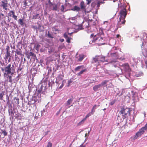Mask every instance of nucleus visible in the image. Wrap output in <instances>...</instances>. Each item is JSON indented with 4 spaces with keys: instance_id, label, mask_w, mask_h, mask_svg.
<instances>
[{
    "instance_id": "6ab92c4d",
    "label": "nucleus",
    "mask_w": 147,
    "mask_h": 147,
    "mask_svg": "<svg viewBox=\"0 0 147 147\" xmlns=\"http://www.w3.org/2000/svg\"><path fill=\"white\" fill-rule=\"evenodd\" d=\"M15 52H16V53L18 55H22V52L20 49H19V50H16L15 51Z\"/></svg>"
},
{
    "instance_id": "774afa93",
    "label": "nucleus",
    "mask_w": 147,
    "mask_h": 147,
    "mask_svg": "<svg viewBox=\"0 0 147 147\" xmlns=\"http://www.w3.org/2000/svg\"><path fill=\"white\" fill-rule=\"evenodd\" d=\"M142 46H144V43H142Z\"/></svg>"
},
{
    "instance_id": "6e6d98bb",
    "label": "nucleus",
    "mask_w": 147,
    "mask_h": 147,
    "mask_svg": "<svg viewBox=\"0 0 147 147\" xmlns=\"http://www.w3.org/2000/svg\"><path fill=\"white\" fill-rule=\"evenodd\" d=\"M85 145H83L82 144L80 145V147H85Z\"/></svg>"
},
{
    "instance_id": "5fc2aeb1",
    "label": "nucleus",
    "mask_w": 147,
    "mask_h": 147,
    "mask_svg": "<svg viewBox=\"0 0 147 147\" xmlns=\"http://www.w3.org/2000/svg\"><path fill=\"white\" fill-rule=\"evenodd\" d=\"M64 41V39H60V41L61 42H63Z\"/></svg>"
},
{
    "instance_id": "603ef678",
    "label": "nucleus",
    "mask_w": 147,
    "mask_h": 147,
    "mask_svg": "<svg viewBox=\"0 0 147 147\" xmlns=\"http://www.w3.org/2000/svg\"><path fill=\"white\" fill-rule=\"evenodd\" d=\"M8 62H10L11 61V57H9L8 58Z\"/></svg>"
},
{
    "instance_id": "4d7b16f0",
    "label": "nucleus",
    "mask_w": 147,
    "mask_h": 147,
    "mask_svg": "<svg viewBox=\"0 0 147 147\" xmlns=\"http://www.w3.org/2000/svg\"><path fill=\"white\" fill-rule=\"evenodd\" d=\"M94 34H92L91 35H90V37H94Z\"/></svg>"
},
{
    "instance_id": "39448f33",
    "label": "nucleus",
    "mask_w": 147,
    "mask_h": 147,
    "mask_svg": "<svg viewBox=\"0 0 147 147\" xmlns=\"http://www.w3.org/2000/svg\"><path fill=\"white\" fill-rule=\"evenodd\" d=\"M121 66L123 67V69L125 72H129L131 69L130 68L129 66L128 63H125L121 65H120Z\"/></svg>"
},
{
    "instance_id": "cd10ccee",
    "label": "nucleus",
    "mask_w": 147,
    "mask_h": 147,
    "mask_svg": "<svg viewBox=\"0 0 147 147\" xmlns=\"http://www.w3.org/2000/svg\"><path fill=\"white\" fill-rule=\"evenodd\" d=\"M123 20H120V18H119V20L118 21V24H124L125 22L124 23H122V22L123 21Z\"/></svg>"
},
{
    "instance_id": "ddd939ff",
    "label": "nucleus",
    "mask_w": 147,
    "mask_h": 147,
    "mask_svg": "<svg viewBox=\"0 0 147 147\" xmlns=\"http://www.w3.org/2000/svg\"><path fill=\"white\" fill-rule=\"evenodd\" d=\"M100 84L96 85L93 87V90L95 91H96L98 90V89L101 87Z\"/></svg>"
},
{
    "instance_id": "bb28decb",
    "label": "nucleus",
    "mask_w": 147,
    "mask_h": 147,
    "mask_svg": "<svg viewBox=\"0 0 147 147\" xmlns=\"http://www.w3.org/2000/svg\"><path fill=\"white\" fill-rule=\"evenodd\" d=\"M97 107V106L96 105H94L91 110L92 111V112H94L95 111V109H96V108Z\"/></svg>"
},
{
    "instance_id": "393cba45",
    "label": "nucleus",
    "mask_w": 147,
    "mask_h": 147,
    "mask_svg": "<svg viewBox=\"0 0 147 147\" xmlns=\"http://www.w3.org/2000/svg\"><path fill=\"white\" fill-rule=\"evenodd\" d=\"M8 79H9V82L10 83H11L12 82V77L11 76L8 75L7 77Z\"/></svg>"
},
{
    "instance_id": "49530a36",
    "label": "nucleus",
    "mask_w": 147,
    "mask_h": 147,
    "mask_svg": "<svg viewBox=\"0 0 147 147\" xmlns=\"http://www.w3.org/2000/svg\"><path fill=\"white\" fill-rule=\"evenodd\" d=\"M71 82H72L71 80L69 81H68V86H69L70 84L71 83Z\"/></svg>"
},
{
    "instance_id": "f704fd0d",
    "label": "nucleus",
    "mask_w": 147,
    "mask_h": 147,
    "mask_svg": "<svg viewBox=\"0 0 147 147\" xmlns=\"http://www.w3.org/2000/svg\"><path fill=\"white\" fill-rule=\"evenodd\" d=\"M102 3L100 1H98V3L97 4V7L98 8H99L100 7V5L101 3Z\"/></svg>"
},
{
    "instance_id": "2f4dec72",
    "label": "nucleus",
    "mask_w": 147,
    "mask_h": 147,
    "mask_svg": "<svg viewBox=\"0 0 147 147\" xmlns=\"http://www.w3.org/2000/svg\"><path fill=\"white\" fill-rule=\"evenodd\" d=\"M29 55L30 56H32L34 57H36V55L34 53H33L32 52H30V53Z\"/></svg>"
},
{
    "instance_id": "b1692460",
    "label": "nucleus",
    "mask_w": 147,
    "mask_h": 147,
    "mask_svg": "<svg viewBox=\"0 0 147 147\" xmlns=\"http://www.w3.org/2000/svg\"><path fill=\"white\" fill-rule=\"evenodd\" d=\"M2 132H1L0 133L1 134H3L4 136H6L7 135V133L5 130H2Z\"/></svg>"
},
{
    "instance_id": "37998d69",
    "label": "nucleus",
    "mask_w": 147,
    "mask_h": 147,
    "mask_svg": "<svg viewBox=\"0 0 147 147\" xmlns=\"http://www.w3.org/2000/svg\"><path fill=\"white\" fill-rule=\"evenodd\" d=\"M145 129L147 130V123L144 125V126L143 127Z\"/></svg>"
},
{
    "instance_id": "c9c22d12",
    "label": "nucleus",
    "mask_w": 147,
    "mask_h": 147,
    "mask_svg": "<svg viewBox=\"0 0 147 147\" xmlns=\"http://www.w3.org/2000/svg\"><path fill=\"white\" fill-rule=\"evenodd\" d=\"M64 81V80H63L62 83L61 85L59 86V88L60 89H61V88H62L63 87V86H64L63 82Z\"/></svg>"
},
{
    "instance_id": "3c124183",
    "label": "nucleus",
    "mask_w": 147,
    "mask_h": 147,
    "mask_svg": "<svg viewBox=\"0 0 147 147\" xmlns=\"http://www.w3.org/2000/svg\"><path fill=\"white\" fill-rule=\"evenodd\" d=\"M145 64L146 65V67L147 68V61L145 60Z\"/></svg>"
},
{
    "instance_id": "423d86ee",
    "label": "nucleus",
    "mask_w": 147,
    "mask_h": 147,
    "mask_svg": "<svg viewBox=\"0 0 147 147\" xmlns=\"http://www.w3.org/2000/svg\"><path fill=\"white\" fill-rule=\"evenodd\" d=\"M147 131L145 128L143 127L141 128L139 130V131L137 132L136 134V136L138 137L140 136L141 135L144 134L145 131Z\"/></svg>"
},
{
    "instance_id": "09e8293b",
    "label": "nucleus",
    "mask_w": 147,
    "mask_h": 147,
    "mask_svg": "<svg viewBox=\"0 0 147 147\" xmlns=\"http://www.w3.org/2000/svg\"><path fill=\"white\" fill-rule=\"evenodd\" d=\"M57 78H58L59 80H61L63 79L62 78H61L59 76L58 77H57Z\"/></svg>"
},
{
    "instance_id": "f8f14e48",
    "label": "nucleus",
    "mask_w": 147,
    "mask_h": 147,
    "mask_svg": "<svg viewBox=\"0 0 147 147\" xmlns=\"http://www.w3.org/2000/svg\"><path fill=\"white\" fill-rule=\"evenodd\" d=\"M71 10L74 11H81L80 7L76 5L73 8L71 9Z\"/></svg>"
},
{
    "instance_id": "79ce46f5",
    "label": "nucleus",
    "mask_w": 147,
    "mask_h": 147,
    "mask_svg": "<svg viewBox=\"0 0 147 147\" xmlns=\"http://www.w3.org/2000/svg\"><path fill=\"white\" fill-rule=\"evenodd\" d=\"M3 97V95L2 93H0V100H2Z\"/></svg>"
},
{
    "instance_id": "69168bd1",
    "label": "nucleus",
    "mask_w": 147,
    "mask_h": 147,
    "mask_svg": "<svg viewBox=\"0 0 147 147\" xmlns=\"http://www.w3.org/2000/svg\"><path fill=\"white\" fill-rule=\"evenodd\" d=\"M61 108H61L60 109H59V112H60V111L61 110Z\"/></svg>"
},
{
    "instance_id": "f03ea898",
    "label": "nucleus",
    "mask_w": 147,
    "mask_h": 147,
    "mask_svg": "<svg viewBox=\"0 0 147 147\" xmlns=\"http://www.w3.org/2000/svg\"><path fill=\"white\" fill-rule=\"evenodd\" d=\"M11 65L10 64L7 66L5 67L4 68L3 67L1 68V70L2 71H4L5 73L3 74L4 77L7 76L8 75L11 74V75L13 74V73L11 72Z\"/></svg>"
},
{
    "instance_id": "a211bd4d",
    "label": "nucleus",
    "mask_w": 147,
    "mask_h": 147,
    "mask_svg": "<svg viewBox=\"0 0 147 147\" xmlns=\"http://www.w3.org/2000/svg\"><path fill=\"white\" fill-rule=\"evenodd\" d=\"M84 67V66L83 65H80L76 67L75 69V71H78L80 69H83Z\"/></svg>"
},
{
    "instance_id": "0e129e2a",
    "label": "nucleus",
    "mask_w": 147,
    "mask_h": 147,
    "mask_svg": "<svg viewBox=\"0 0 147 147\" xmlns=\"http://www.w3.org/2000/svg\"><path fill=\"white\" fill-rule=\"evenodd\" d=\"M27 4V3L26 2H25L24 4L25 5H26Z\"/></svg>"
},
{
    "instance_id": "a19ab883",
    "label": "nucleus",
    "mask_w": 147,
    "mask_h": 147,
    "mask_svg": "<svg viewBox=\"0 0 147 147\" xmlns=\"http://www.w3.org/2000/svg\"><path fill=\"white\" fill-rule=\"evenodd\" d=\"M9 46H7L6 48V50H7L6 52H9Z\"/></svg>"
},
{
    "instance_id": "4be33fe9",
    "label": "nucleus",
    "mask_w": 147,
    "mask_h": 147,
    "mask_svg": "<svg viewBox=\"0 0 147 147\" xmlns=\"http://www.w3.org/2000/svg\"><path fill=\"white\" fill-rule=\"evenodd\" d=\"M93 112H92V111L91 112H89L86 115V116L84 118V119H85V120H86V119L88 117H89L90 116H91L92 115H93L94 114Z\"/></svg>"
},
{
    "instance_id": "58836bf2",
    "label": "nucleus",
    "mask_w": 147,
    "mask_h": 147,
    "mask_svg": "<svg viewBox=\"0 0 147 147\" xmlns=\"http://www.w3.org/2000/svg\"><path fill=\"white\" fill-rule=\"evenodd\" d=\"M38 15H39V14H36V15L35 16H33V19H36L37 18V17Z\"/></svg>"
},
{
    "instance_id": "f257e3e1",
    "label": "nucleus",
    "mask_w": 147,
    "mask_h": 147,
    "mask_svg": "<svg viewBox=\"0 0 147 147\" xmlns=\"http://www.w3.org/2000/svg\"><path fill=\"white\" fill-rule=\"evenodd\" d=\"M123 9H122V7H121V9L119 12V15L120 19L123 20L122 23H124V22H126L125 18L127 15V11L126 8V5L125 4H123Z\"/></svg>"
},
{
    "instance_id": "7c9ffc66",
    "label": "nucleus",
    "mask_w": 147,
    "mask_h": 147,
    "mask_svg": "<svg viewBox=\"0 0 147 147\" xmlns=\"http://www.w3.org/2000/svg\"><path fill=\"white\" fill-rule=\"evenodd\" d=\"M47 36L49 38H53V37L52 36V35L49 32H48Z\"/></svg>"
},
{
    "instance_id": "052dcab7",
    "label": "nucleus",
    "mask_w": 147,
    "mask_h": 147,
    "mask_svg": "<svg viewBox=\"0 0 147 147\" xmlns=\"http://www.w3.org/2000/svg\"><path fill=\"white\" fill-rule=\"evenodd\" d=\"M113 2H115L116 1H117L118 0H113Z\"/></svg>"
},
{
    "instance_id": "7ed1b4c3",
    "label": "nucleus",
    "mask_w": 147,
    "mask_h": 147,
    "mask_svg": "<svg viewBox=\"0 0 147 147\" xmlns=\"http://www.w3.org/2000/svg\"><path fill=\"white\" fill-rule=\"evenodd\" d=\"M104 40V39L102 36L100 35L99 34H97L94 36L93 37V40L92 41V42L97 41L99 44L103 45H104L105 44V43H102Z\"/></svg>"
},
{
    "instance_id": "473e14b6",
    "label": "nucleus",
    "mask_w": 147,
    "mask_h": 147,
    "mask_svg": "<svg viewBox=\"0 0 147 147\" xmlns=\"http://www.w3.org/2000/svg\"><path fill=\"white\" fill-rule=\"evenodd\" d=\"M66 38L67 39L66 42L68 43H70V42L71 38L68 37V38Z\"/></svg>"
},
{
    "instance_id": "f3484780",
    "label": "nucleus",
    "mask_w": 147,
    "mask_h": 147,
    "mask_svg": "<svg viewBox=\"0 0 147 147\" xmlns=\"http://www.w3.org/2000/svg\"><path fill=\"white\" fill-rule=\"evenodd\" d=\"M9 57H11L10 52H6V54L4 58L5 61H7V60Z\"/></svg>"
},
{
    "instance_id": "680f3d73",
    "label": "nucleus",
    "mask_w": 147,
    "mask_h": 147,
    "mask_svg": "<svg viewBox=\"0 0 147 147\" xmlns=\"http://www.w3.org/2000/svg\"><path fill=\"white\" fill-rule=\"evenodd\" d=\"M87 134H88V133H86L85 134V137H86V136H87Z\"/></svg>"
},
{
    "instance_id": "864d4df0",
    "label": "nucleus",
    "mask_w": 147,
    "mask_h": 147,
    "mask_svg": "<svg viewBox=\"0 0 147 147\" xmlns=\"http://www.w3.org/2000/svg\"><path fill=\"white\" fill-rule=\"evenodd\" d=\"M49 131H48L47 132H46L45 133V135H47L48 134V132H49Z\"/></svg>"
},
{
    "instance_id": "a18cd8bd",
    "label": "nucleus",
    "mask_w": 147,
    "mask_h": 147,
    "mask_svg": "<svg viewBox=\"0 0 147 147\" xmlns=\"http://www.w3.org/2000/svg\"><path fill=\"white\" fill-rule=\"evenodd\" d=\"M20 115H21L19 113H18V114H17L16 115V117L18 118L19 117Z\"/></svg>"
},
{
    "instance_id": "dca6fc26",
    "label": "nucleus",
    "mask_w": 147,
    "mask_h": 147,
    "mask_svg": "<svg viewBox=\"0 0 147 147\" xmlns=\"http://www.w3.org/2000/svg\"><path fill=\"white\" fill-rule=\"evenodd\" d=\"M73 100V98H71L69 99L66 102V105L67 106H68L70 105L71 103L72 102Z\"/></svg>"
},
{
    "instance_id": "1a4fd4ad",
    "label": "nucleus",
    "mask_w": 147,
    "mask_h": 147,
    "mask_svg": "<svg viewBox=\"0 0 147 147\" xmlns=\"http://www.w3.org/2000/svg\"><path fill=\"white\" fill-rule=\"evenodd\" d=\"M8 15L9 17H12L15 20H17V16L15 15V13L14 11L12 10L10 11L8 13Z\"/></svg>"
},
{
    "instance_id": "de8ad7c7",
    "label": "nucleus",
    "mask_w": 147,
    "mask_h": 147,
    "mask_svg": "<svg viewBox=\"0 0 147 147\" xmlns=\"http://www.w3.org/2000/svg\"><path fill=\"white\" fill-rule=\"evenodd\" d=\"M45 112H46L45 110L44 109H43V110L42 111H41V113L42 114V113H44Z\"/></svg>"
},
{
    "instance_id": "13d9d810",
    "label": "nucleus",
    "mask_w": 147,
    "mask_h": 147,
    "mask_svg": "<svg viewBox=\"0 0 147 147\" xmlns=\"http://www.w3.org/2000/svg\"><path fill=\"white\" fill-rule=\"evenodd\" d=\"M116 36H117V38H119V37L120 36V35H119V34H117V35H116Z\"/></svg>"
},
{
    "instance_id": "4c0bfd02",
    "label": "nucleus",
    "mask_w": 147,
    "mask_h": 147,
    "mask_svg": "<svg viewBox=\"0 0 147 147\" xmlns=\"http://www.w3.org/2000/svg\"><path fill=\"white\" fill-rule=\"evenodd\" d=\"M64 37L65 38H68V36H67V34L66 32H65L63 35Z\"/></svg>"
},
{
    "instance_id": "c756f323",
    "label": "nucleus",
    "mask_w": 147,
    "mask_h": 147,
    "mask_svg": "<svg viewBox=\"0 0 147 147\" xmlns=\"http://www.w3.org/2000/svg\"><path fill=\"white\" fill-rule=\"evenodd\" d=\"M52 143L51 142H48L46 147H52Z\"/></svg>"
},
{
    "instance_id": "c85d7f7f",
    "label": "nucleus",
    "mask_w": 147,
    "mask_h": 147,
    "mask_svg": "<svg viewBox=\"0 0 147 147\" xmlns=\"http://www.w3.org/2000/svg\"><path fill=\"white\" fill-rule=\"evenodd\" d=\"M9 115H11L12 117H13L14 115L13 112L11 110L10 111L9 110Z\"/></svg>"
},
{
    "instance_id": "e2e57ef3",
    "label": "nucleus",
    "mask_w": 147,
    "mask_h": 147,
    "mask_svg": "<svg viewBox=\"0 0 147 147\" xmlns=\"http://www.w3.org/2000/svg\"><path fill=\"white\" fill-rule=\"evenodd\" d=\"M127 112H128L129 114L130 113V111L129 110H128L127 111Z\"/></svg>"
},
{
    "instance_id": "ea45409f",
    "label": "nucleus",
    "mask_w": 147,
    "mask_h": 147,
    "mask_svg": "<svg viewBox=\"0 0 147 147\" xmlns=\"http://www.w3.org/2000/svg\"><path fill=\"white\" fill-rule=\"evenodd\" d=\"M61 10L63 12L64 10V7L63 5H61Z\"/></svg>"
},
{
    "instance_id": "338daca9",
    "label": "nucleus",
    "mask_w": 147,
    "mask_h": 147,
    "mask_svg": "<svg viewBox=\"0 0 147 147\" xmlns=\"http://www.w3.org/2000/svg\"><path fill=\"white\" fill-rule=\"evenodd\" d=\"M21 69H18V70H20V71H21Z\"/></svg>"
},
{
    "instance_id": "bf43d9fd",
    "label": "nucleus",
    "mask_w": 147,
    "mask_h": 147,
    "mask_svg": "<svg viewBox=\"0 0 147 147\" xmlns=\"http://www.w3.org/2000/svg\"><path fill=\"white\" fill-rule=\"evenodd\" d=\"M73 33V32H71V33H69V32H68V34L69 35H71V34Z\"/></svg>"
},
{
    "instance_id": "aec40b11",
    "label": "nucleus",
    "mask_w": 147,
    "mask_h": 147,
    "mask_svg": "<svg viewBox=\"0 0 147 147\" xmlns=\"http://www.w3.org/2000/svg\"><path fill=\"white\" fill-rule=\"evenodd\" d=\"M109 82L108 80H105L101 82L100 84L101 86H104L106 85L107 82Z\"/></svg>"
},
{
    "instance_id": "8fccbe9b",
    "label": "nucleus",
    "mask_w": 147,
    "mask_h": 147,
    "mask_svg": "<svg viewBox=\"0 0 147 147\" xmlns=\"http://www.w3.org/2000/svg\"><path fill=\"white\" fill-rule=\"evenodd\" d=\"M30 55H28L27 56V58L28 59H29L30 58Z\"/></svg>"
},
{
    "instance_id": "4468645a",
    "label": "nucleus",
    "mask_w": 147,
    "mask_h": 147,
    "mask_svg": "<svg viewBox=\"0 0 147 147\" xmlns=\"http://www.w3.org/2000/svg\"><path fill=\"white\" fill-rule=\"evenodd\" d=\"M5 19V17L4 14L0 13V22H3Z\"/></svg>"
},
{
    "instance_id": "5701e85b",
    "label": "nucleus",
    "mask_w": 147,
    "mask_h": 147,
    "mask_svg": "<svg viewBox=\"0 0 147 147\" xmlns=\"http://www.w3.org/2000/svg\"><path fill=\"white\" fill-rule=\"evenodd\" d=\"M85 121V119L84 118L82 120H81L80 122L78 123L77 125H80L82 124Z\"/></svg>"
},
{
    "instance_id": "412c9836",
    "label": "nucleus",
    "mask_w": 147,
    "mask_h": 147,
    "mask_svg": "<svg viewBox=\"0 0 147 147\" xmlns=\"http://www.w3.org/2000/svg\"><path fill=\"white\" fill-rule=\"evenodd\" d=\"M86 71V69H84L81 71H80L77 74V75L78 76H80L82 74L84 73V72Z\"/></svg>"
},
{
    "instance_id": "0eeeda50",
    "label": "nucleus",
    "mask_w": 147,
    "mask_h": 147,
    "mask_svg": "<svg viewBox=\"0 0 147 147\" xmlns=\"http://www.w3.org/2000/svg\"><path fill=\"white\" fill-rule=\"evenodd\" d=\"M80 8L82 12H84L86 13V5L84 1H82L80 3Z\"/></svg>"
},
{
    "instance_id": "c03bdc74",
    "label": "nucleus",
    "mask_w": 147,
    "mask_h": 147,
    "mask_svg": "<svg viewBox=\"0 0 147 147\" xmlns=\"http://www.w3.org/2000/svg\"><path fill=\"white\" fill-rule=\"evenodd\" d=\"M53 29H54V30L55 31H59V30L57 29V28H56L55 27H54L53 28Z\"/></svg>"
},
{
    "instance_id": "72a5a7b5",
    "label": "nucleus",
    "mask_w": 147,
    "mask_h": 147,
    "mask_svg": "<svg viewBox=\"0 0 147 147\" xmlns=\"http://www.w3.org/2000/svg\"><path fill=\"white\" fill-rule=\"evenodd\" d=\"M116 101V100H113V101H111V102L110 105H113L115 102Z\"/></svg>"
},
{
    "instance_id": "2eb2a0df",
    "label": "nucleus",
    "mask_w": 147,
    "mask_h": 147,
    "mask_svg": "<svg viewBox=\"0 0 147 147\" xmlns=\"http://www.w3.org/2000/svg\"><path fill=\"white\" fill-rule=\"evenodd\" d=\"M18 22L19 24H20L21 26H23L24 25V22L23 19H20L18 20Z\"/></svg>"
},
{
    "instance_id": "20e7f679",
    "label": "nucleus",
    "mask_w": 147,
    "mask_h": 147,
    "mask_svg": "<svg viewBox=\"0 0 147 147\" xmlns=\"http://www.w3.org/2000/svg\"><path fill=\"white\" fill-rule=\"evenodd\" d=\"M94 62H98V65H99L100 62H104L105 61V57L102 56H96L94 58Z\"/></svg>"
},
{
    "instance_id": "9b49d317",
    "label": "nucleus",
    "mask_w": 147,
    "mask_h": 147,
    "mask_svg": "<svg viewBox=\"0 0 147 147\" xmlns=\"http://www.w3.org/2000/svg\"><path fill=\"white\" fill-rule=\"evenodd\" d=\"M121 110L119 111V114L120 115L122 114H124L125 115H127V113L125 112V109L123 107H122L121 108Z\"/></svg>"
},
{
    "instance_id": "9d476101",
    "label": "nucleus",
    "mask_w": 147,
    "mask_h": 147,
    "mask_svg": "<svg viewBox=\"0 0 147 147\" xmlns=\"http://www.w3.org/2000/svg\"><path fill=\"white\" fill-rule=\"evenodd\" d=\"M79 58L77 60L78 61H81L85 58V55L83 54L79 55L78 56Z\"/></svg>"
},
{
    "instance_id": "e433bc0d",
    "label": "nucleus",
    "mask_w": 147,
    "mask_h": 147,
    "mask_svg": "<svg viewBox=\"0 0 147 147\" xmlns=\"http://www.w3.org/2000/svg\"><path fill=\"white\" fill-rule=\"evenodd\" d=\"M87 1L86 4L87 5H89L91 2L92 0H86Z\"/></svg>"
},
{
    "instance_id": "a878e982",
    "label": "nucleus",
    "mask_w": 147,
    "mask_h": 147,
    "mask_svg": "<svg viewBox=\"0 0 147 147\" xmlns=\"http://www.w3.org/2000/svg\"><path fill=\"white\" fill-rule=\"evenodd\" d=\"M52 5H54L53 9L55 11H57V5L56 4H52Z\"/></svg>"
},
{
    "instance_id": "6e6552de",
    "label": "nucleus",
    "mask_w": 147,
    "mask_h": 147,
    "mask_svg": "<svg viewBox=\"0 0 147 147\" xmlns=\"http://www.w3.org/2000/svg\"><path fill=\"white\" fill-rule=\"evenodd\" d=\"M8 2L7 0L4 1H1L0 6L3 7V9L5 10H7L8 9L7 8L8 7Z\"/></svg>"
}]
</instances>
